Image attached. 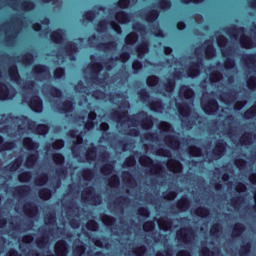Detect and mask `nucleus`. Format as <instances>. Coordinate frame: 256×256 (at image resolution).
<instances>
[{"instance_id":"obj_1","label":"nucleus","mask_w":256,"mask_h":256,"mask_svg":"<svg viewBox=\"0 0 256 256\" xmlns=\"http://www.w3.org/2000/svg\"><path fill=\"white\" fill-rule=\"evenodd\" d=\"M222 31L234 39H237V33L240 34V45L243 49H253V47H256L255 40H253L251 36L244 34L245 27H237V25L232 24L224 27Z\"/></svg>"},{"instance_id":"obj_2","label":"nucleus","mask_w":256,"mask_h":256,"mask_svg":"<svg viewBox=\"0 0 256 256\" xmlns=\"http://www.w3.org/2000/svg\"><path fill=\"white\" fill-rule=\"evenodd\" d=\"M216 41L222 57L226 58L224 60V69H226V71L235 69V59L231 57V47H227L229 44V38H226L225 35L220 34L216 36Z\"/></svg>"},{"instance_id":"obj_3","label":"nucleus","mask_w":256,"mask_h":256,"mask_svg":"<svg viewBox=\"0 0 256 256\" xmlns=\"http://www.w3.org/2000/svg\"><path fill=\"white\" fill-rule=\"evenodd\" d=\"M139 117H142L141 120L135 119V115L130 117L128 121L133 125V127H137L140 125L145 131H149V129H153V125H155V118L153 115L148 114L146 111H141L138 113Z\"/></svg>"},{"instance_id":"obj_4","label":"nucleus","mask_w":256,"mask_h":256,"mask_svg":"<svg viewBox=\"0 0 256 256\" xmlns=\"http://www.w3.org/2000/svg\"><path fill=\"white\" fill-rule=\"evenodd\" d=\"M139 163L140 165H142V167H147L148 169H150L151 175L161 177L163 173H165V168L163 167V165L160 162L155 163V161L147 155H142L139 158Z\"/></svg>"},{"instance_id":"obj_5","label":"nucleus","mask_w":256,"mask_h":256,"mask_svg":"<svg viewBox=\"0 0 256 256\" xmlns=\"http://www.w3.org/2000/svg\"><path fill=\"white\" fill-rule=\"evenodd\" d=\"M81 197L82 201H90L94 205H101L103 201L101 194L95 193V187L93 186H88L86 189H84L82 191Z\"/></svg>"},{"instance_id":"obj_6","label":"nucleus","mask_w":256,"mask_h":256,"mask_svg":"<svg viewBox=\"0 0 256 256\" xmlns=\"http://www.w3.org/2000/svg\"><path fill=\"white\" fill-rule=\"evenodd\" d=\"M17 97L15 87L9 88L5 82H0V101H13Z\"/></svg>"},{"instance_id":"obj_7","label":"nucleus","mask_w":256,"mask_h":256,"mask_svg":"<svg viewBox=\"0 0 256 256\" xmlns=\"http://www.w3.org/2000/svg\"><path fill=\"white\" fill-rule=\"evenodd\" d=\"M194 235L195 233L193 232V228L191 227H184L176 232V238L178 239V241H181V243H184V245H189Z\"/></svg>"},{"instance_id":"obj_8","label":"nucleus","mask_w":256,"mask_h":256,"mask_svg":"<svg viewBox=\"0 0 256 256\" xmlns=\"http://www.w3.org/2000/svg\"><path fill=\"white\" fill-rule=\"evenodd\" d=\"M201 107L205 115H215L219 111V102L215 98H209L206 102H202Z\"/></svg>"},{"instance_id":"obj_9","label":"nucleus","mask_w":256,"mask_h":256,"mask_svg":"<svg viewBox=\"0 0 256 256\" xmlns=\"http://www.w3.org/2000/svg\"><path fill=\"white\" fill-rule=\"evenodd\" d=\"M201 67H203V58H197L196 62L190 63V66L187 68L186 73L188 77L195 79V77H199L201 75Z\"/></svg>"},{"instance_id":"obj_10","label":"nucleus","mask_w":256,"mask_h":256,"mask_svg":"<svg viewBox=\"0 0 256 256\" xmlns=\"http://www.w3.org/2000/svg\"><path fill=\"white\" fill-rule=\"evenodd\" d=\"M27 105L33 113H43V99L41 96L34 95L27 101Z\"/></svg>"},{"instance_id":"obj_11","label":"nucleus","mask_w":256,"mask_h":256,"mask_svg":"<svg viewBox=\"0 0 256 256\" xmlns=\"http://www.w3.org/2000/svg\"><path fill=\"white\" fill-rule=\"evenodd\" d=\"M28 127L36 135H47L49 126L47 124H37V122L28 119Z\"/></svg>"},{"instance_id":"obj_12","label":"nucleus","mask_w":256,"mask_h":256,"mask_svg":"<svg viewBox=\"0 0 256 256\" xmlns=\"http://www.w3.org/2000/svg\"><path fill=\"white\" fill-rule=\"evenodd\" d=\"M23 212L27 217H36V215H39V206L35 202L28 201L23 206Z\"/></svg>"},{"instance_id":"obj_13","label":"nucleus","mask_w":256,"mask_h":256,"mask_svg":"<svg viewBox=\"0 0 256 256\" xmlns=\"http://www.w3.org/2000/svg\"><path fill=\"white\" fill-rule=\"evenodd\" d=\"M164 142L170 149H173V151H177V149L181 147V140H179V137L175 135H171V134L166 135L164 137Z\"/></svg>"},{"instance_id":"obj_14","label":"nucleus","mask_w":256,"mask_h":256,"mask_svg":"<svg viewBox=\"0 0 256 256\" xmlns=\"http://www.w3.org/2000/svg\"><path fill=\"white\" fill-rule=\"evenodd\" d=\"M241 61L248 67V69H251V71H256V53L244 54Z\"/></svg>"},{"instance_id":"obj_15","label":"nucleus","mask_w":256,"mask_h":256,"mask_svg":"<svg viewBox=\"0 0 256 256\" xmlns=\"http://www.w3.org/2000/svg\"><path fill=\"white\" fill-rule=\"evenodd\" d=\"M50 39L52 43H55L56 45H59L63 43L65 40V31L61 28H58L51 32Z\"/></svg>"},{"instance_id":"obj_16","label":"nucleus","mask_w":256,"mask_h":256,"mask_svg":"<svg viewBox=\"0 0 256 256\" xmlns=\"http://www.w3.org/2000/svg\"><path fill=\"white\" fill-rule=\"evenodd\" d=\"M204 45H206L204 50L206 59L215 58V55H217V49L215 48V45H213V40H205Z\"/></svg>"},{"instance_id":"obj_17","label":"nucleus","mask_w":256,"mask_h":256,"mask_svg":"<svg viewBox=\"0 0 256 256\" xmlns=\"http://www.w3.org/2000/svg\"><path fill=\"white\" fill-rule=\"evenodd\" d=\"M179 97H183L187 101L195 97V91L189 85H182L179 89Z\"/></svg>"},{"instance_id":"obj_18","label":"nucleus","mask_w":256,"mask_h":256,"mask_svg":"<svg viewBox=\"0 0 256 256\" xmlns=\"http://www.w3.org/2000/svg\"><path fill=\"white\" fill-rule=\"evenodd\" d=\"M90 71L92 73V81H101V78L98 76L103 71V64L101 62L91 64Z\"/></svg>"},{"instance_id":"obj_19","label":"nucleus","mask_w":256,"mask_h":256,"mask_svg":"<svg viewBox=\"0 0 256 256\" xmlns=\"http://www.w3.org/2000/svg\"><path fill=\"white\" fill-rule=\"evenodd\" d=\"M54 253L56 256H67V242L58 240L54 246Z\"/></svg>"},{"instance_id":"obj_20","label":"nucleus","mask_w":256,"mask_h":256,"mask_svg":"<svg viewBox=\"0 0 256 256\" xmlns=\"http://www.w3.org/2000/svg\"><path fill=\"white\" fill-rule=\"evenodd\" d=\"M115 19L120 25H127L131 21V13L120 10L116 12Z\"/></svg>"},{"instance_id":"obj_21","label":"nucleus","mask_w":256,"mask_h":256,"mask_svg":"<svg viewBox=\"0 0 256 256\" xmlns=\"http://www.w3.org/2000/svg\"><path fill=\"white\" fill-rule=\"evenodd\" d=\"M31 191V187L29 185H20L14 187L13 196L14 197H25V195H29Z\"/></svg>"},{"instance_id":"obj_22","label":"nucleus","mask_w":256,"mask_h":256,"mask_svg":"<svg viewBox=\"0 0 256 256\" xmlns=\"http://www.w3.org/2000/svg\"><path fill=\"white\" fill-rule=\"evenodd\" d=\"M75 133H77L76 130H71L70 132V136L76 139V141L73 142V145L71 147V151L74 157L76 156L75 148L77 147V145L83 144V134L80 133L76 135Z\"/></svg>"},{"instance_id":"obj_23","label":"nucleus","mask_w":256,"mask_h":256,"mask_svg":"<svg viewBox=\"0 0 256 256\" xmlns=\"http://www.w3.org/2000/svg\"><path fill=\"white\" fill-rule=\"evenodd\" d=\"M57 109L60 113H64L65 115H67V113H73V100L62 102L61 105L57 106Z\"/></svg>"},{"instance_id":"obj_24","label":"nucleus","mask_w":256,"mask_h":256,"mask_svg":"<svg viewBox=\"0 0 256 256\" xmlns=\"http://www.w3.org/2000/svg\"><path fill=\"white\" fill-rule=\"evenodd\" d=\"M245 229V224L241 222L235 223L232 227V237L238 239V237H241L245 233Z\"/></svg>"},{"instance_id":"obj_25","label":"nucleus","mask_w":256,"mask_h":256,"mask_svg":"<svg viewBox=\"0 0 256 256\" xmlns=\"http://www.w3.org/2000/svg\"><path fill=\"white\" fill-rule=\"evenodd\" d=\"M176 207L179 211L185 212L191 207V200L187 196H183L180 200L177 201Z\"/></svg>"},{"instance_id":"obj_26","label":"nucleus","mask_w":256,"mask_h":256,"mask_svg":"<svg viewBox=\"0 0 256 256\" xmlns=\"http://www.w3.org/2000/svg\"><path fill=\"white\" fill-rule=\"evenodd\" d=\"M137 52V58L138 59H144L145 55L149 53V43L148 42H142L140 45L136 47Z\"/></svg>"},{"instance_id":"obj_27","label":"nucleus","mask_w":256,"mask_h":256,"mask_svg":"<svg viewBox=\"0 0 256 256\" xmlns=\"http://www.w3.org/2000/svg\"><path fill=\"white\" fill-rule=\"evenodd\" d=\"M15 147H16L15 141L5 142V138H3V136L0 135V153H2V151H11L15 149Z\"/></svg>"},{"instance_id":"obj_28","label":"nucleus","mask_w":256,"mask_h":256,"mask_svg":"<svg viewBox=\"0 0 256 256\" xmlns=\"http://www.w3.org/2000/svg\"><path fill=\"white\" fill-rule=\"evenodd\" d=\"M8 75L11 81H19L21 79V75H19V68L17 64H11L8 67Z\"/></svg>"},{"instance_id":"obj_29","label":"nucleus","mask_w":256,"mask_h":256,"mask_svg":"<svg viewBox=\"0 0 256 256\" xmlns=\"http://www.w3.org/2000/svg\"><path fill=\"white\" fill-rule=\"evenodd\" d=\"M159 229H162V231H169L171 227H173V219L169 217L161 218L158 222Z\"/></svg>"},{"instance_id":"obj_30","label":"nucleus","mask_w":256,"mask_h":256,"mask_svg":"<svg viewBox=\"0 0 256 256\" xmlns=\"http://www.w3.org/2000/svg\"><path fill=\"white\" fill-rule=\"evenodd\" d=\"M23 146L25 147V149H27V151H37L39 144H37V142L33 141V138L25 137L23 139Z\"/></svg>"},{"instance_id":"obj_31","label":"nucleus","mask_w":256,"mask_h":256,"mask_svg":"<svg viewBox=\"0 0 256 256\" xmlns=\"http://www.w3.org/2000/svg\"><path fill=\"white\" fill-rule=\"evenodd\" d=\"M150 111L154 113H161L163 111V101L161 99H156L148 104Z\"/></svg>"},{"instance_id":"obj_32","label":"nucleus","mask_w":256,"mask_h":256,"mask_svg":"<svg viewBox=\"0 0 256 256\" xmlns=\"http://www.w3.org/2000/svg\"><path fill=\"white\" fill-rule=\"evenodd\" d=\"M110 117L114 121H117L118 123H120V121H123V119H127L128 112L127 110H124V111L114 110L113 112L110 113Z\"/></svg>"},{"instance_id":"obj_33","label":"nucleus","mask_w":256,"mask_h":256,"mask_svg":"<svg viewBox=\"0 0 256 256\" xmlns=\"http://www.w3.org/2000/svg\"><path fill=\"white\" fill-rule=\"evenodd\" d=\"M159 15L160 12L157 9H152L150 10L148 13L145 14V21H147V23H155V21H157V19H159Z\"/></svg>"},{"instance_id":"obj_34","label":"nucleus","mask_w":256,"mask_h":256,"mask_svg":"<svg viewBox=\"0 0 256 256\" xmlns=\"http://www.w3.org/2000/svg\"><path fill=\"white\" fill-rule=\"evenodd\" d=\"M37 159H39L37 153L28 154L25 161V167H27L28 169H32V167H35Z\"/></svg>"},{"instance_id":"obj_35","label":"nucleus","mask_w":256,"mask_h":256,"mask_svg":"<svg viewBox=\"0 0 256 256\" xmlns=\"http://www.w3.org/2000/svg\"><path fill=\"white\" fill-rule=\"evenodd\" d=\"M100 219L106 227H113L115 223H117V219L115 217L107 214H102Z\"/></svg>"},{"instance_id":"obj_36","label":"nucleus","mask_w":256,"mask_h":256,"mask_svg":"<svg viewBox=\"0 0 256 256\" xmlns=\"http://www.w3.org/2000/svg\"><path fill=\"white\" fill-rule=\"evenodd\" d=\"M38 197H40L42 199V201H49V199H51V197H53V191H51V189L45 187V188H41L38 191Z\"/></svg>"},{"instance_id":"obj_37","label":"nucleus","mask_w":256,"mask_h":256,"mask_svg":"<svg viewBox=\"0 0 256 256\" xmlns=\"http://www.w3.org/2000/svg\"><path fill=\"white\" fill-rule=\"evenodd\" d=\"M176 108L182 117H189V111H191L189 104L186 102H183L182 104H176Z\"/></svg>"},{"instance_id":"obj_38","label":"nucleus","mask_w":256,"mask_h":256,"mask_svg":"<svg viewBox=\"0 0 256 256\" xmlns=\"http://www.w3.org/2000/svg\"><path fill=\"white\" fill-rule=\"evenodd\" d=\"M48 93L51 97H54V99H61V97H63V91L57 86L48 85Z\"/></svg>"},{"instance_id":"obj_39","label":"nucleus","mask_w":256,"mask_h":256,"mask_svg":"<svg viewBox=\"0 0 256 256\" xmlns=\"http://www.w3.org/2000/svg\"><path fill=\"white\" fill-rule=\"evenodd\" d=\"M85 157H86V160L89 162L95 161V159H97V146L92 145L88 147Z\"/></svg>"},{"instance_id":"obj_40","label":"nucleus","mask_w":256,"mask_h":256,"mask_svg":"<svg viewBox=\"0 0 256 256\" xmlns=\"http://www.w3.org/2000/svg\"><path fill=\"white\" fill-rule=\"evenodd\" d=\"M65 52L67 55H69V57H71V55H75V53H78L79 47L77 46V43L72 41L68 42L65 46Z\"/></svg>"},{"instance_id":"obj_41","label":"nucleus","mask_w":256,"mask_h":256,"mask_svg":"<svg viewBox=\"0 0 256 256\" xmlns=\"http://www.w3.org/2000/svg\"><path fill=\"white\" fill-rule=\"evenodd\" d=\"M168 167L170 171H173V173H181L183 171V164L179 161L170 160Z\"/></svg>"},{"instance_id":"obj_42","label":"nucleus","mask_w":256,"mask_h":256,"mask_svg":"<svg viewBox=\"0 0 256 256\" xmlns=\"http://www.w3.org/2000/svg\"><path fill=\"white\" fill-rule=\"evenodd\" d=\"M49 182V174L47 172H42L36 179L35 184L43 187V185H47Z\"/></svg>"},{"instance_id":"obj_43","label":"nucleus","mask_w":256,"mask_h":256,"mask_svg":"<svg viewBox=\"0 0 256 256\" xmlns=\"http://www.w3.org/2000/svg\"><path fill=\"white\" fill-rule=\"evenodd\" d=\"M177 86V82L173 78H167L166 83L164 84V89L166 93H173L175 91V87Z\"/></svg>"},{"instance_id":"obj_44","label":"nucleus","mask_w":256,"mask_h":256,"mask_svg":"<svg viewBox=\"0 0 256 256\" xmlns=\"http://www.w3.org/2000/svg\"><path fill=\"white\" fill-rule=\"evenodd\" d=\"M195 215L202 217V219H207L211 215V211L207 207L200 206L194 211Z\"/></svg>"},{"instance_id":"obj_45","label":"nucleus","mask_w":256,"mask_h":256,"mask_svg":"<svg viewBox=\"0 0 256 256\" xmlns=\"http://www.w3.org/2000/svg\"><path fill=\"white\" fill-rule=\"evenodd\" d=\"M115 171V166L112 163H106L100 167V173L106 177Z\"/></svg>"},{"instance_id":"obj_46","label":"nucleus","mask_w":256,"mask_h":256,"mask_svg":"<svg viewBox=\"0 0 256 256\" xmlns=\"http://www.w3.org/2000/svg\"><path fill=\"white\" fill-rule=\"evenodd\" d=\"M33 179V173L31 171H24L18 175V181L20 183H29Z\"/></svg>"},{"instance_id":"obj_47","label":"nucleus","mask_w":256,"mask_h":256,"mask_svg":"<svg viewBox=\"0 0 256 256\" xmlns=\"http://www.w3.org/2000/svg\"><path fill=\"white\" fill-rule=\"evenodd\" d=\"M137 41H139V34L137 32H130L125 38L126 45H135Z\"/></svg>"},{"instance_id":"obj_48","label":"nucleus","mask_w":256,"mask_h":256,"mask_svg":"<svg viewBox=\"0 0 256 256\" xmlns=\"http://www.w3.org/2000/svg\"><path fill=\"white\" fill-rule=\"evenodd\" d=\"M122 179L125 183H128L129 185H136L135 177H133V174L129 171H123L122 172Z\"/></svg>"},{"instance_id":"obj_49","label":"nucleus","mask_w":256,"mask_h":256,"mask_svg":"<svg viewBox=\"0 0 256 256\" xmlns=\"http://www.w3.org/2000/svg\"><path fill=\"white\" fill-rule=\"evenodd\" d=\"M32 72L34 75H43V73H49V67L38 64L33 67Z\"/></svg>"},{"instance_id":"obj_50","label":"nucleus","mask_w":256,"mask_h":256,"mask_svg":"<svg viewBox=\"0 0 256 256\" xmlns=\"http://www.w3.org/2000/svg\"><path fill=\"white\" fill-rule=\"evenodd\" d=\"M36 244L39 249H45L49 244V236L45 234L42 235L40 238L36 240Z\"/></svg>"},{"instance_id":"obj_51","label":"nucleus","mask_w":256,"mask_h":256,"mask_svg":"<svg viewBox=\"0 0 256 256\" xmlns=\"http://www.w3.org/2000/svg\"><path fill=\"white\" fill-rule=\"evenodd\" d=\"M243 119H253L256 117V105H252L242 115Z\"/></svg>"},{"instance_id":"obj_52","label":"nucleus","mask_w":256,"mask_h":256,"mask_svg":"<svg viewBox=\"0 0 256 256\" xmlns=\"http://www.w3.org/2000/svg\"><path fill=\"white\" fill-rule=\"evenodd\" d=\"M33 61H35V56L32 54V52H27L20 59V63H24V65H31Z\"/></svg>"},{"instance_id":"obj_53","label":"nucleus","mask_w":256,"mask_h":256,"mask_svg":"<svg viewBox=\"0 0 256 256\" xmlns=\"http://www.w3.org/2000/svg\"><path fill=\"white\" fill-rule=\"evenodd\" d=\"M223 230V226L219 223H214L210 227V235L213 237H219V233Z\"/></svg>"},{"instance_id":"obj_54","label":"nucleus","mask_w":256,"mask_h":256,"mask_svg":"<svg viewBox=\"0 0 256 256\" xmlns=\"http://www.w3.org/2000/svg\"><path fill=\"white\" fill-rule=\"evenodd\" d=\"M146 85L148 87H156V85H159V76L157 75L147 76Z\"/></svg>"},{"instance_id":"obj_55","label":"nucleus","mask_w":256,"mask_h":256,"mask_svg":"<svg viewBox=\"0 0 256 256\" xmlns=\"http://www.w3.org/2000/svg\"><path fill=\"white\" fill-rule=\"evenodd\" d=\"M189 155H191V157H201L203 150L199 146L192 145L189 147Z\"/></svg>"},{"instance_id":"obj_56","label":"nucleus","mask_w":256,"mask_h":256,"mask_svg":"<svg viewBox=\"0 0 256 256\" xmlns=\"http://www.w3.org/2000/svg\"><path fill=\"white\" fill-rule=\"evenodd\" d=\"M23 163V160L21 158L15 159L13 162H11L8 166V171H11L12 173H15L19 167H21Z\"/></svg>"},{"instance_id":"obj_57","label":"nucleus","mask_w":256,"mask_h":256,"mask_svg":"<svg viewBox=\"0 0 256 256\" xmlns=\"http://www.w3.org/2000/svg\"><path fill=\"white\" fill-rule=\"evenodd\" d=\"M95 173L91 168H84L81 172V176L83 177L84 181H91L93 179Z\"/></svg>"},{"instance_id":"obj_58","label":"nucleus","mask_w":256,"mask_h":256,"mask_svg":"<svg viewBox=\"0 0 256 256\" xmlns=\"http://www.w3.org/2000/svg\"><path fill=\"white\" fill-rule=\"evenodd\" d=\"M52 159L56 165H64L65 164V156L61 153H54L52 155Z\"/></svg>"},{"instance_id":"obj_59","label":"nucleus","mask_w":256,"mask_h":256,"mask_svg":"<svg viewBox=\"0 0 256 256\" xmlns=\"http://www.w3.org/2000/svg\"><path fill=\"white\" fill-rule=\"evenodd\" d=\"M131 59V53L129 51H123L120 53L119 57L115 58V61H120L121 63H127Z\"/></svg>"},{"instance_id":"obj_60","label":"nucleus","mask_w":256,"mask_h":256,"mask_svg":"<svg viewBox=\"0 0 256 256\" xmlns=\"http://www.w3.org/2000/svg\"><path fill=\"white\" fill-rule=\"evenodd\" d=\"M158 8L161 9V11H168V9H171V0H159Z\"/></svg>"},{"instance_id":"obj_61","label":"nucleus","mask_w":256,"mask_h":256,"mask_svg":"<svg viewBox=\"0 0 256 256\" xmlns=\"http://www.w3.org/2000/svg\"><path fill=\"white\" fill-rule=\"evenodd\" d=\"M246 85L250 91H255L256 89V76H249L246 79Z\"/></svg>"},{"instance_id":"obj_62","label":"nucleus","mask_w":256,"mask_h":256,"mask_svg":"<svg viewBox=\"0 0 256 256\" xmlns=\"http://www.w3.org/2000/svg\"><path fill=\"white\" fill-rule=\"evenodd\" d=\"M23 11H33L35 9V2L31 1V0H26L24 2H22L21 5Z\"/></svg>"},{"instance_id":"obj_63","label":"nucleus","mask_w":256,"mask_h":256,"mask_svg":"<svg viewBox=\"0 0 256 256\" xmlns=\"http://www.w3.org/2000/svg\"><path fill=\"white\" fill-rule=\"evenodd\" d=\"M109 22H107V20H101L98 22L97 26H96V31L97 33H105V31H107V25Z\"/></svg>"},{"instance_id":"obj_64","label":"nucleus","mask_w":256,"mask_h":256,"mask_svg":"<svg viewBox=\"0 0 256 256\" xmlns=\"http://www.w3.org/2000/svg\"><path fill=\"white\" fill-rule=\"evenodd\" d=\"M53 75H54V78H56V79H63V77H65V68L57 67L53 71Z\"/></svg>"}]
</instances>
